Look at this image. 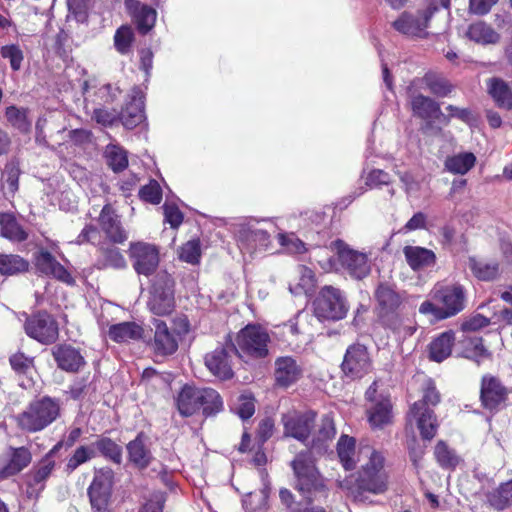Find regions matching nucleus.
Returning <instances> with one entry per match:
<instances>
[{
    "instance_id": "nucleus-1",
    "label": "nucleus",
    "mask_w": 512,
    "mask_h": 512,
    "mask_svg": "<svg viewBox=\"0 0 512 512\" xmlns=\"http://www.w3.org/2000/svg\"><path fill=\"white\" fill-rule=\"evenodd\" d=\"M315 427L316 430L311 434L310 450L300 452L291 462L295 476L294 488L308 505L314 501L324 500L328 496V489L315 466L312 454L325 453L336 435L334 421L330 415H324Z\"/></svg>"
},
{
    "instance_id": "nucleus-2",
    "label": "nucleus",
    "mask_w": 512,
    "mask_h": 512,
    "mask_svg": "<svg viewBox=\"0 0 512 512\" xmlns=\"http://www.w3.org/2000/svg\"><path fill=\"white\" fill-rule=\"evenodd\" d=\"M377 316L382 326L390 330L397 338L405 339L416 331L412 309L408 305L405 292L395 286L380 283L374 291Z\"/></svg>"
},
{
    "instance_id": "nucleus-3",
    "label": "nucleus",
    "mask_w": 512,
    "mask_h": 512,
    "mask_svg": "<svg viewBox=\"0 0 512 512\" xmlns=\"http://www.w3.org/2000/svg\"><path fill=\"white\" fill-rule=\"evenodd\" d=\"M433 301L426 300L419 306L423 315H432L434 320L451 318L465 309L466 292L462 285L436 284L430 292Z\"/></svg>"
},
{
    "instance_id": "nucleus-4",
    "label": "nucleus",
    "mask_w": 512,
    "mask_h": 512,
    "mask_svg": "<svg viewBox=\"0 0 512 512\" xmlns=\"http://www.w3.org/2000/svg\"><path fill=\"white\" fill-rule=\"evenodd\" d=\"M177 410L183 417L193 416L200 411L205 417L214 416L223 409L220 394L210 387L184 385L175 398Z\"/></svg>"
},
{
    "instance_id": "nucleus-5",
    "label": "nucleus",
    "mask_w": 512,
    "mask_h": 512,
    "mask_svg": "<svg viewBox=\"0 0 512 512\" xmlns=\"http://www.w3.org/2000/svg\"><path fill=\"white\" fill-rule=\"evenodd\" d=\"M358 461H363L357 478L358 488L373 494L384 493L388 488V476L383 452L370 445L361 446Z\"/></svg>"
},
{
    "instance_id": "nucleus-6",
    "label": "nucleus",
    "mask_w": 512,
    "mask_h": 512,
    "mask_svg": "<svg viewBox=\"0 0 512 512\" xmlns=\"http://www.w3.org/2000/svg\"><path fill=\"white\" fill-rule=\"evenodd\" d=\"M61 416V402L49 396L34 399L16 417L19 429L26 433L44 430Z\"/></svg>"
},
{
    "instance_id": "nucleus-7",
    "label": "nucleus",
    "mask_w": 512,
    "mask_h": 512,
    "mask_svg": "<svg viewBox=\"0 0 512 512\" xmlns=\"http://www.w3.org/2000/svg\"><path fill=\"white\" fill-rule=\"evenodd\" d=\"M270 336L265 328L258 324H248L236 336L238 356L247 355L260 359L268 355Z\"/></svg>"
},
{
    "instance_id": "nucleus-8",
    "label": "nucleus",
    "mask_w": 512,
    "mask_h": 512,
    "mask_svg": "<svg viewBox=\"0 0 512 512\" xmlns=\"http://www.w3.org/2000/svg\"><path fill=\"white\" fill-rule=\"evenodd\" d=\"M349 310L343 292L330 285L322 287L314 301V312L319 319L341 320Z\"/></svg>"
},
{
    "instance_id": "nucleus-9",
    "label": "nucleus",
    "mask_w": 512,
    "mask_h": 512,
    "mask_svg": "<svg viewBox=\"0 0 512 512\" xmlns=\"http://www.w3.org/2000/svg\"><path fill=\"white\" fill-rule=\"evenodd\" d=\"M337 260L341 267L353 278L363 279L371 271L370 262L366 253L352 249L344 241L338 239L332 243Z\"/></svg>"
},
{
    "instance_id": "nucleus-10",
    "label": "nucleus",
    "mask_w": 512,
    "mask_h": 512,
    "mask_svg": "<svg viewBox=\"0 0 512 512\" xmlns=\"http://www.w3.org/2000/svg\"><path fill=\"white\" fill-rule=\"evenodd\" d=\"M114 472L105 467L95 471L94 478L88 488L91 507L96 512L108 511L111 504Z\"/></svg>"
},
{
    "instance_id": "nucleus-11",
    "label": "nucleus",
    "mask_w": 512,
    "mask_h": 512,
    "mask_svg": "<svg viewBox=\"0 0 512 512\" xmlns=\"http://www.w3.org/2000/svg\"><path fill=\"white\" fill-rule=\"evenodd\" d=\"M26 334L41 344H52L59 336L56 320L47 312H38L25 321Z\"/></svg>"
},
{
    "instance_id": "nucleus-12",
    "label": "nucleus",
    "mask_w": 512,
    "mask_h": 512,
    "mask_svg": "<svg viewBox=\"0 0 512 512\" xmlns=\"http://www.w3.org/2000/svg\"><path fill=\"white\" fill-rule=\"evenodd\" d=\"M236 239L241 252L248 254L265 250L270 244L269 231L262 227L260 222L241 225L237 231Z\"/></svg>"
},
{
    "instance_id": "nucleus-13",
    "label": "nucleus",
    "mask_w": 512,
    "mask_h": 512,
    "mask_svg": "<svg viewBox=\"0 0 512 512\" xmlns=\"http://www.w3.org/2000/svg\"><path fill=\"white\" fill-rule=\"evenodd\" d=\"M341 369L350 379L362 378L371 369V359L367 348L359 343L350 345L344 355Z\"/></svg>"
},
{
    "instance_id": "nucleus-14",
    "label": "nucleus",
    "mask_w": 512,
    "mask_h": 512,
    "mask_svg": "<svg viewBox=\"0 0 512 512\" xmlns=\"http://www.w3.org/2000/svg\"><path fill=\"white\" fill-rule=\"evenodd\" d=\"M316 413L314 411L290 412L282 417L284 435L293 437L302 443H306L315 427Z\"/></svg>"
},
{
    "instance_id": "nucleus-15",
    "label": "nucleus",
    "mask_w": 512,
    "mask_h": 512,
    "mask_svg": "<svg viewBox=\"0 0 512 512\" xmlns=\"http://www.w3.org/2000/svg\"><path fill=\"white\" fill-rule=\"evenodd\" d=\"M435 10L436 7H428L416 13L404 12L393 22V27L403 35L423 37L426 35L428 22Z\"/></svg>"
},
{
    "instance_id": "nucleus-16",
    "label": "nucleus",
    "mask_w": 512,
    "mask_h": 512,
    "mask_svg": "<svg viewBox=\"0 0 512 512\" xmlns=\"http://www.w3.org/2000/svg\"><path fill=\"white\" fill-rule=\"evenodd\" d=\"M189 331L185 315H176L162 321V355H171L178 349L179 342Z\"/></svg>"
},
{
    "instance_id": "nucleus-17",
    "label": "nucleus",
    "mask_w": 512,
    "mask_h": 512,
    "mask_svg": "<svg viewBox=\"0 0 512 512\" xmlns=\"http://www.w3.org/2000/svg\"><path fill=\"white\" fill-rule=\"evenodd\" d=\"M236 355H238V352L233 345L218 347L206 354L205 365L214 376L227 380L234 375L232 358Z\"/></svg>"
},
{
    "instance_id": "nucleus-18",
    "label": "nucleus",
    "mask_w": 512,
    "mask_h": 512,
    "mask_svg": "<svg viewBox=\"0 0 512 512\" xmlns=\"http://www.w3.org/2000/svg\"><path fill=\"white\" fill-rule=\"evenodd\" d=\"M32 461L30 449L25 446H9L3 455H0V479L15 476L24 470Z\"/></svg>"
},
{
    "instance_id": "nucleus-19",
    "label": "nucleus",
    "mask_w": 512,
    "mask_h": 512,
    "mask_svg": "<svg viewBox=\"0 0 512 512\" xmlns=\"http://www.w3.org/2000/svg\"><path fill=\"white\" fill-rule=\"evenodd\" d=\"M130 257L139 274L152 275L159 264V252L155 245L137 242L130 245Z\"/></svg>"
},
{
    "instance_id": "nucleus-20",
    "label": "nucleus",
    "mask_w": 512,
    "mask_h": 512,
    "mask_svg": "<svg viewBox=\"0 0 512 512\" xmlns=\"http://www.w3.org/2000/svg\"><path fill=\"white\" fill-rule=\"evenodd\" d=\"M303 375V369L291 356L278 357L275 360L274 377L279 387L287 388L296 383Z\"/></svg>"
},
{
    "instance_id": "nucleus-21",
    "label": "nucleus",
    "mask_w": 512,
    "mask_h": 512,
    "mask_svg": "<svg viewBox=\"0 0 512 512\" xmlns=\"http://www.w3.org/2000/svg\"><path fill=\"white\" fill-rule=\"evenodd\" d=\"M125 9L141 33H147L156 23L157 11L139 0H125Z\"/></svg>"
},
{
    "instance_id": "nucleus-22",
    "label": "nucleus",
    "mask_w": 512,
    "mask_h": 512,
    "mask_svg": "<svg viewBox=\"0 0 512 512\" xmlns=\"http://www.w3.org/2000/svg\"><path fill=\"white\" fill-rule=\"evenodd\" d=\"M52 355L57 366L66 372H77L85 365L80 351L69 344L56 345L52 349Z\"/></svg>"
},
{
    "instance_id": "nucleus-23",
    "label": "nucleus",
    "mask_w": 512,
    "mask_h": 512,
    "mask_svg": "<svg viewBox=\"0 0 512 512\" xmlns=\"http://www.w3.org/2000/svg\"><path fill=\"white\" fill-rule=\"evenodd\" d=\"M118 118L127 129H133L143 122L144 102L143 96L139 90H133L129 96L122 111L118 114Z\"/></svg>"
},
{
    "instance_id": "nucleus-24",
    "label": "nucleus",
    "mask_w": 512,
    "mask_h": 512,
    "mask_svg": "<svg viewBox=\"0 0 512 512\" xmlns=\"http://www.w3.org/2000/svg\"><path fill=\"white\" fill-rule=\"evenodd\" d=\"M409 420H416L423 439L431 440L437 432V420L431 409L424 407L422 402H415L410 409Z\"/></svg>"
},
{
    "instance_id": "nucleus-25",
    "label": "nucleus",
    "mask_w": 512,
    "mask_h": 512,
    "mask_svg": "<svg viewBox=\"0 0 512 512\" xmlns=\"http://www.w3.org/2000/svg\"><path fill=\"white\" fill-rule=\"evenodd\" d=\"M35 265L45 275L52 276L66 284L74 283V279L67 269L46 250H40L35 256Z\"/></svg>"
},
{
    "instance_id": "nucleus-26",
    "label": "nucleus",
    "mask_w": 512,
    "mask_h": 512,
    "mask_svg": "<svg viewBox=\"0 0 512 512\" xmlns=\"http://www.w3.org/2000/svg\"><path fill=\"white\" fill-rule=\"evenodd\" d=\"M99 224L106 236L114 243H123L127 239L118 215L111 205H105L99 215Z\"/></svg>"
},
{
    "instance_id": "nucleus-27",
    "label": "nucleus",
    "mask_w": 512,
    "mask_h": 512,
    "mask_svg": "<svg viewBox=\"0 0 512 512\" xmlns=\"http://www.w3.org/2000/svg\"><path fill=\"white\" fill-rule=\"evenodd\" d=\"M126 449L129 461L140 469L146 468L153 458L149 438L143 433L138 434L134 440L130 441Z\"/></svg>"
},
{
    "instance_id": "nucleus-28",
    "label": "nucleus",
    "mask_w": 512,
    "mask_h": 512,
    "mask_svg": "<svg viewBox=\"0 0 512 512\" xmlns=\"http://www.w3.org/2000/svg\"><path fill=\"white\" fill-rule=\"evenodd\" d=\"M411 107L414 115L425 119H437L445 124L449 123V117L441 112L439 104L433 99L421 94L415 95L411 99Z\"/></svg>"
},
{
    "instance_id": "nucleus-29",
    "label": "nucleus",
    "mask_w": 512,
    "mask_h": 512,
    "mask_svg": "<svg viewBox=\"0 0 512 512\" xmlns=\"http://www.w3.org/2000/svg\"><path fill=\"white\" fill-rule=\"evenodd\" d=\"M403 254L409 267L413 271H421L434 266L436 263L435 253L427 248L420 246H405Z\"/></svg>"
},
{
    "instance_id": "nucleus-30",
    "label": "nucleus",
    "mask_w": 512,
    "mask_h": 512,
    "mask_svg": "<svg viewBox=\"0 0 512 512\" xmlns=\"http://www.w3.org/2000/svg\"><path fill=\"white\" fill-rule=\"evenodd\" d=\"M506 390L500 381L492 376H484L481 384V400L486 408L493 409L504 401Z\"/></svg>"
},
{
    "instance_id": "nucleus-31",
    "label": "nucleus",
    "mask_w": 512,
    "mask_h": 512,
    "mask_svg": "<svg viewBox=\"0 0 512 512\" xmlns=\"http://www.w3.org/2000/svg\"><path fill=\"white\" fill-rule=\"evenodd\" d=\"M466 36L480 45H493L500 41V34L483 21H477L469 25Z\"/></svg>"
},
{
    "instance_id": "nucleus-32",
    "label": "nucleus",
    "mask_w": 512,
    "mask_h": 512,
    "mask_svg": "<svg viewBox=\"0 0 512 512\" xmlns=\"http://www.w3.org/2000/svg\"><path fill=\"white\" fill-rule=\"evenodd\" d=\"M316 286L314 272L306 266H298L297 277L293 283H290L289 290L295 295H309L313 293Z\"/></svg>"
},
{
    "instance_id": "nucleus-33",
    "label": "nucleus",
    "mask_w": 512,
    "mask_h": 512,
    "mask_svg": "<svg viewBox=\"0 0 512 512\" xmlns=\"http://www.w3.org/2000/svg\"><path fill=\"white\" fill-rule=\"evenodd\" d=\"M0 234L2 237L13 242H22L28 237L27 232L17 222L12 213L0 214Z\"/></svg>"
},
{
    "instance_id": "nucleus-34",
    "label": "nucleus",
    "mask_w": 512,
    "mask_h": 512,
    "mask_svg": "<svg viewBox=\"0 0 512 512\" xmlns=\"http://www.w3.org/2000/svg\"><path fill=\"white\" fill-rule=\"evenodd\" d=\"M142 328L135 322H121L111 325L108 330V336L117 343L137 340L142 336Z\"/></svg>"
},
{
    "instance_id": "nucleus-35",
    "label": "nucleus",
    "mask_w": 512,
    "mask_h": 512,
    "mask_svg": "<svg viewBox=\"0 0 512 512\" xmlns=\"http://www.w3.org/2000/svg\"><path fill=\"white\" fill-rule=\"evenodd\" d=\"M355 439L347 435H342L337 443V454L341 464L346 470H352L356 467L358 461V452L355 450Z\"/></svg>"
},
{
    "instance_id": "nucleus-36",
    "label": "nucleus",
    "mask_w": 512,
    "mask_h": 512,
    "mask_svg": "<svg viewBox=\"0 0 512 512\" xmlns=\"http://www.w3.org/2000/svg\"><path fill=\"white\" fill-rule=\"evenodd\" d=\"M454 340V333L451 331L440 334L430 343V358L436 362L446 359L452 352Z\"/></svg>"
},
{
    "instance_id": "nucleus-37",
    "label": "nucleus",
    "mask_w": 512,
    "mask_h": 512,
    "mask_svg": "<svg viewBox=\"0 0 512 512\" xmlns=\"http://www.w3.org/2000/svg\"><path fill=\"white\" fill-rule=\"evenodd\" d=\"M468 267L472 274L482 281H490L495 279L499 274V264L496 261H486L470 257Z\"/></svg>"
},
{
    "instance_id": "nucleus-38",
    "label": "nucleus",
    "mask_w": 512,
    "mask_h": 512,
    "mask_svg": "<svg viewBox=\"0 0 512 512\" xmlns=\"http://www.w3.org/2000/svg\"><path fill=\"white\" fill-rule=\"evenodd\" d=\"M488 89L499 107L512 108V83L508 84L500 79H490Z\"/></svg>"
},
{
    "instance_id": "nucleus-39",
    "label": "nucleus",
    "mask_w": 512,
    "mask_h": 512,
    "mask_svg": "<svg viewBox=\"0 0 512 512\" xmlns=\"http://www.w3.org/2000/svg\"><path fill=\"white\" fill-rule=\"evenodd\" d=\"M476 163V157L471 152H463L446 158L445 169L452 174L465 175Z\"/></svg>"
},
{
    "instance_id": "nucleus-40",
    "label": "nucleus",
    "mask_w": 512,
    "mask_h": 512,
    "mask_svg": "<svg viewBox=\"0 0 512 512\" xmlns=\"http://www.w3.org/2000/svg\"><path fill=\"white\" fill-rule=\"evenodd\" d=\"M91 445L96 450V455L99 453L115 464L122 462V448L111 438L100 436Z\"/></svg>"
},
{
    "instance_id": "nucleus-41",
    "label": "nucleus",
    "mask_w": 512,
    "mask_h": 512,
    "mask_svg": "<svg viewBox=\"0 0 512 512\" xmlns=\"http://www.w3.org/2000/svg\"><path fill=\"white\" fill-rule=\"evenodd\" d=\"M5 117L9 125L20 133L27 134L30 132L32 124L28 118V109L15 105L8 106L5 110Z\"/></svg>"
},
{
    "instance_id": "nucleus-42",
    "label": "nucleus",
    "mask_w": 512,
    "mask_h": 512,
    "mask_svg": "<svg viewBox=\"0 0 512 512\" xmlns=\"http://www.w3.org/2000/svg\"><path fill=\"white\" fill-rule=\"evenodd\" d=\"M486 497L490 506L496 510L512 506V479L487 493Z\"/></svg>"
},
{
    "instance_id": "nucleus-43",
    "label": "nucleus",
    "mask_w": 512,
    "mask_h": 512,
    "mask_svg": "<svg viewBox=\"0 0 512 512\" xmlns=\"http://www.w3.org/2000/svg\"><path fill=\"white\" fill-rule=\"evenodd\" d=\"M368 418L373 428H382L389 424L392 419L391 403L388 399L383 398L376 402L368 412Z\"/></svg>"
},
{
    "instance_id": "nucleus-44",
    "label": "nucleus",
    "mask_w": 512,
    "mask_h": 512,
    "mask_svg": "<svg viewBox=\"0 0 512 512\" xmlns=\"http://www.w3.org/2000/svg\"><path fill=\"white\" fill-rule=\"evenodd\" d=\"M463 356L480 363L481 360L490 356L487 349L482 344V339L478 337L466 336L462 341Z\"/></svg>"
},
{
    "instance_id": "nucleus-45",
    "label": "nucleus",
    "mask_w": 512,
    "mask_h": 512,
    "mask_svg": "<svg viewBox=\"0 0 512 512\" xmlns=\"http://www.w3.org/2000/svg\"><path fill=\"white\" fill-rule=\"evenodd\" d=\"M28 262L14 254H0V273L2 275H14L28 270Z\"/></svg>"
},
{
    "instance_id": "nucleus-46",
    "label": "nucleus",
    "mask_w": 512,
    "mask_h": 512,
    "mask_svg": "<svg viewBox=\"0 0 512 512\" xmlns=\"http://www.w3.org/2000/svg\"><path fill=\"white\" fill-rule=\"evenodd\" d=\"M55 466L54 460L49 457L44 458L39 466L29 475L28 485L35 490H42L43 483L51 475Z\"/></svg>"
},
{
    "instance_id": "nucleus-47",
    "label": "nucleus",
    "mask_w": 512,
    "mask_h": 512,
    "mask_svg": "<svg viewBox=\"0 0 512 512\" xmlns=\"http://www.w3.org/2000/svg\"><path fill=\"white\" fill-rule=\"evenodd\" d=\"M105 156L108 165L114 172L123 171L128 166L127 152L118 145H107Z\"/></svg>"
},
{
    "instance_id": "nucleus-48",
    "label": "nucleus",
    "mask_w": 512,
    "mask_h": 512,
    "mask_svg": "<svg viewBox=\"0 0 512 512\" xmlns=\"http://www.w3.org/2000/svg\"><path fill=\"white\" fill-rule=\"evenodd\" d=\"M434 454L437 462L443 468H455L460 461L455 451L450 449L443 441L437 443Z\"/></svg>"
},
{
    "instance_id": "nucleus-49",
    "label": "nucleus",
    "mask_w": 512,
    "mask_h": 512,
    "mask_svg": "<svg viewBox=\"0 0 512 512\" xmlns=\"http://www.w3.org/2000/svg\"><path fill=\"white\" fill-rule=\"evenodd\" d=\"M134 42L133 29L128 25L119 27L114 35V45L120 54H128Z\"/></svg>"
},
{
    "instance_id": "nucleus-50",
    "label": "nucleus",
    "mask_w": 512,
    "mask_h": 512,
    "mask_svg": "<svg viewBox=\"0 0 512 512\" xmlns=\"http://www.w3.org/2000/svg\"><path fill=\"white\" fill-rule=\"evenodd\" d=\"M96 457V450L92 445L78 447L73 455L68 459L67 470L72 472L78 466Z\"/></svg>"
},
{
    "instance_id": "nucleus-51",
    "label": "nucleus",
    "mask_w": 512,
    "mask_h": 512,
    "mask_svg": "<svg viewBox=\"0 0 512 512\" xmlns=\"http://www.w3.org/2000/svg\"><path fill=\"white\" fill-rule=\"evenodd\" d=\"M174 286V280L162 274V315L169 313L175 305Z\"/></svg>"
},
{
    "instance_id": "nucleus-52",
    "label": "nucleus",
    "mask_w": 512,
    "mask_h": 512,
    "mask_svg": "<svg viewBox=\"0 0 512 512\" xmlns=\"http://www.w3.org/2000/svg\"><path fill=\"white\" fill-rule=\"evenodd\" d=\"M278 242L290 254H302L307 250L305 243L294 233H279Z\"/></svg>"
},
{
    "instance_id": "nucleus-53",
    "label": "nucleus",
    "mask_w": 512,
    "mask_h": 512,
    "mask_svg": "<svg viewBox=\"0 0 512 512\" xmlns=\"http://www.w3.org/2000/svg\"><path fill=\"white\" fill-rule=\"evenodd\" d=\"M201 257L199 240L193 239L185 243L179 251V258L190 264H197Z\"/></svg>"
},
{
    "instance_id": "nucleus-54",
    "label": "nucleus",
    "mask_w": 512,
    "mask_h": 512,
    "mask_svg": "<svg viewBox=\"0 0 512 512\" xmlns=\"http://www.w3.org/2000/svg\"><path fill=\"white\" fill-rule=\"evenodd\" d=\"M424 82L431 93L436 96L444 97L451 92L450 84L442 78H438L433 75H426L424 77Z\"/></svg>"
},
{
    "instance_id": "nucleus-55",
    "label": "nucleus",
    "mask_w": 512,
    "mask_h": 512,
    "mask_svg": "<svg viewBox=\"0 0 512 512\" xmlns=\"http://www.w3.org/2000/svg\"><path fill=\"white\" fill-rule=\"evenodd\" d=\"M165 222L168 223L172 229H177L184 220V215L178 206L170 201H166L163 206Z\"/></svg>"
},
{
    "instance_id": "nucleus-56",
    "label": "nucleus",
    "mask_w": 512,
    "mask_h": 512,
    "mask_svg": "<svg viewBox=\"0 0 512 512\" xmlns=\"http://www.w3.org/2000/svg\"><path fill=\"white\" fill-rule=\"evenodd\" d=\"M9 361L12 369L21 374H27L34 367V358L28 357L22 352L13 354Z\"/></svg>"
},
{
    "instance_id": "nucleus-57",
    "label": "nucleus",
    "mask_w": 512,
    "mask_h": 512,
    "mask_svg": "<svg viewBox=\"0 0 512 512\" xmlns=\"http://www.w3.org/2000/svg\"><path fill=\"white\" fill-rule=\"evenodd\" d=\"M139 197L145 202L152 204L160 203V185L156 180H151L149 184L139 190Z\"/></svg>"
},
{
    "instance_id": "nucleus-58",
    "label": "nucleus",
    "mask_w": 512,
    "mask_h": 512,
    "mask_svg": "<svg viewBox=\"0 0 512 512\" xmlns=\"http://www.w3.org/2000/svg\"><path fill=\"white\" fill-rule=\"evenodd\" d=\"M1 56L5 59H9L11 68L14 71H17L21 68V63L23 61V53L18 46H3L1 49Z\"/></svg>"
},
{
    "instance_id": "nucleus-59",
    "label": "nucleus",
    "mask_w": 512,
    "mask_h": 512,
    "mask_svg": "<svg viewBox=\"0 0 512 512\" xmlns=\"http://www.w3.org/2000/svg\"><path fill=\"white\" fill-rule=\"evenodd\" d=\"M391 183V176L381 169L371 170L367 177L365 184L370 188H378L382 185H389Z\"/></svg>"
},
{
    "instance_id": "nucleus-60",
    "label": "nucleus",
    "mask_w": 512,
    "mask_h": 512,
    "mask_svg": "<svg viewBox=\"0 0 512 512\" xmlns=\"http://www.w3.org/2000/svg\"><path fill=\"white\" fill-rule=\"evenodd\" d=\"M419 402H422L424 407H428V405L435 406L440 402V394L431 379L425 380L423 386V397Z\"/></svg>"
},
{
    "instance_id": "nucleus-61",
    "label": "nucleus",
    "mask_w": 512,
    "mask_h": 512,
    "mask_svg": "<svg viewBox=\"0 0 512 512\" xmlns=\"http://www.w3.org/2000/svg\"><path fill=\"white\" fill-rule=\"evenodd\" d=\"M4 175H6V181L9 186V190L11 192H16L19 187V175H20V169L19 165L15 161H10L5 165L4 169Z\"/></svg>"
},
{
    "instance_id": "nucleus-62",
    "label": "nucleus",
    "mask_w": 512,
    "mask_h": 512,
    "mask_svg": "<svg viewBox=\"0 0 512 512\" xmlns=\"http://www.w3.org/2000/svg\"><path fill=\"white\" fill-rule=\"evenodd\" d=\"M92 119L103 126H111L118 119V114L115 111L97 108L93 111Z\"/></svg>"
},
{
    "instance_id": "nucleus-63",
    "label": "nucleus",
    "mask_w": 512,
    "mask_h": 512,
    "mask_svg": "<svg viewBox=\"0 0 512 512\" xmlns=\"http://www.w3.org/2000/svg\"><path fill=\"white\" fill-rule=\"evenodd\" d=\"M69 12L78 22H84L87 19V7L84 0H68Z\"/></svg>"
},
{
    "instance_id": "nucleus-64",
    "label": "nucleus",
    "mask_w": 512,
    "mask_h": 512,
    "mask_svg": "<svg viewBox=\"0 0 512 512\" xmlns=\"http://www.w3.org/2000/svg\"><path fill=\"white\" fill-rule=\"evenodd\" d=\"M236 412L243 420L250 418L255 412L253 399L247 396H241L239 404L236 407Z\"/></svg>"
}]
</instances>
